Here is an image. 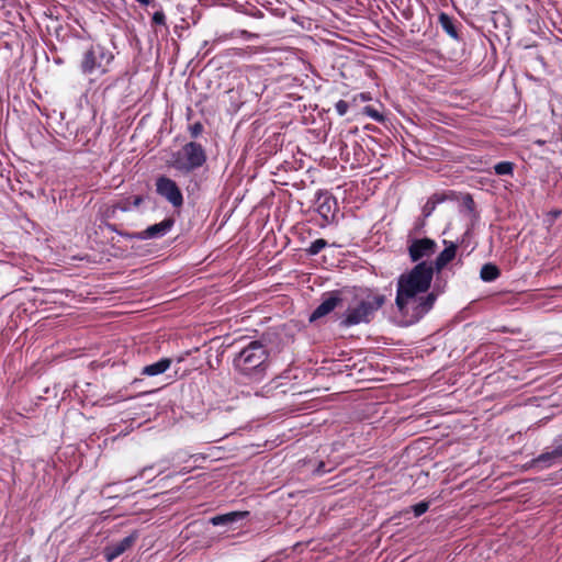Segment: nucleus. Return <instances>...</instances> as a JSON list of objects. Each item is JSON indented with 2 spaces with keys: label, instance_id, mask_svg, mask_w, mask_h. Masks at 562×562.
<instances>
[{
  "label": "nucleus",
  "instance_id": "18",
  "mask_svg": "<svg viewBox=\"0 0 562 562\" xmlns=\"http://www.w3.org/2000/svg\"><path fill=\"white\" fill-rule=\"evenodd\" d=\"M494 170L498 176H513L514 164L510 161H501L494 166Z\"/></svg>",
  "mask_w": 562,
  "mask_h": 562
},
{
  "label": "nucleus",
  "instance_id": "1",
  "mask_svg": "<svg viewBox=\"0 0 562 562\" xmlns=\"http://www.w3.org/2000/svg\"><path fill=\"white\" fill-rule=\"evenodd\" d=\"M434 268L422 261L400 274L396 281L395 306L405 325H413L428 314L442 290L431 289Z\"/></svg>",
  "mask_w": 562,
  "mask_h": 562
},
{
  "label": "nucleus",
  "instance_id": "33",
  "mask_svg": "<svg viewBox=\"0 0 562 562\" xmlns=\"http://www.w3.org/2000/svg\"><path fill=\"white\" fill-rule=\"evenodd\" d=\"M166 469H167L166 467H164L162 469H160V470H159V472H158V475L162 474V473L165 472V470H166Z\"/></svg>",
  "mask_w": 562,
  "mask_h": 562
},
{
  "label": "nucleus",
  "instance_id": "29",
  "mask_svg": "<svg viewBox=\"0 0 562 562\" xmlns=\"http://www.w3.org/2000/svg\"><path fill=\"white\" fill-rule=\"evenodd\" d=\"M143 198L140 195H136L131 201L132 209L138 207L143 203Z\"/></svg>",
  "mask_w": 562,
  "mask_h": 562
},
{
  "label": "nucleus",
  "instance_id": "17",
  "mask_svg": "<svg viewBox=\"0 0 562 562\" xmlns=\"http://www.w3.org/2000/svg\"><path fill=\"white\" fill-rule=\"evenodd\" d=\"M501 274L499 269L493 263H485L481 268L480 277L485 282H492L496 280Z\"/></svg>",
  "mask_w": 562,
  "mask_h": 562
},
{
  "label": "nucleus",
  "instance_id": "25",
  "mask_svg": "<svg viewBox=\"0 0 562 562\" xmlns=\"http://www.w3.org/2000/svg\"><path fill=\"white\" fill-rule=\"evenodd\" d=\"M153 23L157 25H165L166 24V15L162 11H156L153 14Z\"/></svg>",
  "mask_w": 562,
  "mask_h": 562
},
{
  "label": "nucleus",
  "instance_id": "8",
  "mask_svg": "<svg viewBox=\"0 0 562 562\" xmlns=\"http://www.w3.org/2000/svg\"><path fill=\"white\" fill-rule=\"evenodd\" d=\"M437 244L430 238L415 239L408 247L412 261L416 262L435 254Z\"/></svg>",
  "mask_w": 562,
  "mask_h": 562
},
{
  "label": "nucleus",
  "instance_id": "21",
  "mask_svg": "<svg viewBox=\"0 0 562 562\" xmlns=\"http://www.w3.org/2000/svg\"><path fill=\"white\" fill-rule=\"evenodd\" d=\"M363 112H364V114H367L369 117L373 119L376 122H382L383 121L382 114H380V112L376 109L372 108V106H366L363 109Z\"/></svg>",
  "mask_w": 562,
  "mask_h": 562
},
{
  "label": "nucleus",
  "instance_id": "2",
  "mask_svg": "<svg viewBox=\"0 0 562 562\" xmlns=\"http://www.w3.org/2000/svg\"><path fill=\"white\" fill-rule=\"evenodd\" d=\"M233 367L240 375L260 381L269 368V350L261 341L252 340L234 357Z\"/></svg>",
  "mask_w": 562,
  "mask_h": 562
},
{
  "label": "nucleus",
  "instance_id": "3",
  "mask_svg": "<svg viewBox=\"0 0 562 562\" xmlns=\"http://www.w3.org/2000/svg\"><path fill=\"white\" fill-rule=\"evenodd\" d=\"M385 302L386 296L384 294L368 290L353 305L346 310L340 325L351 327L361 323H369Z\"/></svg>",
  "mask_w": 562,
  "mask_h": 562
},
{
  "label": "nucleus",
  "instance_id": "23",
  "mask_svg": "<svg viewBox=\"0 0 562 562\" xmlns=\"http://www.w3.org/2000/svg\"><path fill=\"white\" fill-rule=\"evenodd\" d=\"M429 504L427 502H420L413 506V512L416 517L422 516L427 512Z\"/></svg>",
  "mask_w": 562,
  "mask_h": 562
},
{
  "label": "nucleus",
  "instance_id": "15",
  "mask_svg": "<svg viewBox=\"0 0 562 562\" xmlns=\"http://www.w3.org/2000/svg\"><path fill=\"white\" fill-rule=\"evenodd\" d=\"M170 364H171V360L169 358H162L155 363L144 367L142 370V374L148 375V376H155V375L161 374L170 368Z\"/></svg>",
  "mask_w": 562,
  "mask_h": 562
},
{
  "label": "nucleus",
  "instance_id": "20",
  "mask_svg": "<svg viewBox=\"0 0 562 562\" xmlns=\"http://www.w3.org/2000/svg\"><path fill=\"white\" fill-rule=\"evenodd\" d=\"M327 246V241L323 238L314 240L307 248V252L311 256H315L321 252Z\"/></svg>",
  "mask_w": 562,
  "mask_h": 562
},
{
  "label": "nucleus",
  "instance_id": "22",
  "mask_svg": "<svg viewBox=\"0 0 562 562\" xmlns=\"http://www.w3.org/2000/svg\"><path fill=\"white\" fill-rule=\"evenodd\" d=\"M348 109H349V103L347 101H345V100H339L335 104V110H336V112L338 113L339 116L346 115L347 112H348Z\"/></svg>",
  "mask_w": 562,
  "mask_h": 562
},
{
  "label": "nucleus",
  "instance_id": "13",
  "mask_svg": "<svg viewBox=\"0 0 562 562\" xmlns=\"http://www.w3.org/2000/svg\"><path fill=\"white\" fill-rule=\"evenodd\" d=\"M446 248L438 255L435 262L431 263L434 271L440 272L450 261H452L457 254V245L452 241L443 240Z\"/></svg>",
  "mask_w": 562,
  "mask_h": 562
},
{
  "label": "nucleus",
  "instance_id": "4",
  "mask_svg": "<svg viewBox=\"0 0 562 562\" xmlns=\"http://www.w3.org/2000/svg\"><path fill=\"white\" fill-rule=\"evenodd\" d=\"M206 160L204 147L200 143L189 142L171 154L169 166L180 175L187 176L204 166Z\"/></svg>",
  "mask_w": 562,
  "mask_h": 562
},
{
  "label": "nucleus",
  "instance_id": "12",
  "mask_svg": "<svg viewBox=\"0 0 562 562\" xmlns=\"http://www.w3.org/2000/svg\"><path fill=\"white\" fill-rule=\"evenodd\" d=\"M341 302V299L337 293H330L323 302L314 310L311 314L310 321L314 322L321 317L326 316L333 312Z\"/></svg>",
  "mask_w": 562,
  "mask_h": 562
},
{
  "label": "nucleus",
  "instance_id": "30",
  "mask_svg": "<svg viewBox=\"0 0 562 562\" xmlns=\"http://www.w3.org/2000/svg\"><path fill=\"white\" fill-rule=\"evenodd\" d=\"M153 468H154V465L144 467L135 477H137V476H139V477H144V476H145V473H146L148 470H151Z\"/></svg>",
  "mask_w": 562,
  "mask_h": 562
},
{
  "label": "nucleus",
  "instance_id": "7",
  "mask_svg": "<svg viewBox=\"0 0 562 562\" xmlns=\"http://www.w3.org/2000/svg\"><path fill=\"white\" fill-rule=\"evenodd\" d=\"M175 221L172 218H165L160 223L148 226L146 229L135 234H122L123 236L136 238V239H155L165 236L173 226Z\"/></svg>",
  "mask_w": 562,
  "mask_h": 562
},
{
  "label": "nucleus",
  "instance_id": "26",
  "mask_svg": "<svg viewBox=\"0 0 562 562\" xmlns=\"http://www.w3.org/2000/svg\"><path fill=\"white\" fill-rule=\"evenodd\" d=\"M189 131L192 137H198L203 132V125L196 122L189 127Z\"/></svg>",
  "mask_w": 562,
  "mask_h": 562
},
{
  "label": "nucleus",
  "instance_id": "32",
  "mask_svg": "<svg viewBox=\"0 0 562 562\" xmlns=\"http://www.w3.org/2000/svg\"><path fill=\"white\" fill-rule=\"evenodd\" d=\"M136 1L143 5H151L155 3V0H136Z\"/></svg>",
  "mask_w": 562,
  "mask_h": 562
},
{
  "label": "nucleus",
  "instance_id": "6",
  "mask_svg": "<svg viewBox=\"0 0 562 562\" xmlns=\"http://www.w3.org/2000/svg\"><path fill=\"white\" fill-rule=\"evenodd\" d=\"M156 192L173 207H180L183 204V195L177 182L166 176H159L156 179Z\"/></svg>",
  "mask_w": 562,
  "mask_h": 562
},
{
  "label": "nucleus",
  "instance_id": "11",
  "mask_svg": "<svg viewBox=\"0 0 562 562\" xmlns=\"http://www.w3.org/2000/svg\"><path fill=\"white\" fill-rule=\"evenodd\" d=\"M137 540V535L132 533L119 542L111 543L104 549V558L108 562H111L122 555L126 550L133 547L135 541Z\"/></svg>",
  "mask_w": 562,
  "mask_h": 562
},
{
  "label": "nucleus",
  "instance_id": "28",
  "mask_svg": "<svg viewBox=\"0 0 562 562\" xmlns=\"http://www.w3.org/2000/svg\"><path fill=\"white\" fill-rule=\"evenodd\" d=\"M329 470H326L325 469V463L323 461H321L317 465V468L315 469L314 473L317 474V475H322L326 472H328Z\"/></svg>",
  "mask_w": 562,
  "mask_h": 562
},
{
  "label": "nucleus",
  "instance_id": "14",
  "mask_svg": "<svg viewBox=\"0 0 562 562\" xmlns=\"http://www.w3.org/2000/svg\"><path fill=\"white\" fill-rule=\"evenodd\" d=\"M248 515V512H231L223 515L214 516L210 519L213 526H227L232 527L237 521L244 519Z\"/></svg>",
  "mask_w": 562,
  "mask_h": 562
},
{
  "label": "nucleus",
  "instance_id": "9",
  "mask_svg": "<svg viewBox=\"0 0 562 562\" xmlns=\"http://www.w3.org/2000/svg\"><path fill=\"white\" fill-rule=\"evenodd\" d=\"M316 211L326 221L334 220L337 212V200L328 192L319 193L316 199Z\"/></svg>",
  "mask_w": 562,
  "mask_h": 562
},
{
  "label": "nucleus",
  "instance_id": "5",
  "mask_svg": "<svg viewBox=\"0 0 562 562\" xmlns=\"http://www.w3.org/2000/svg\"><path fill=\"white\" fill-rule=\"evenodd\" d=\"M114 59L113 53L105 46L91 44L83 53L80 61V70L83 75H104Z\"/></svg>",
  "mask_w": 562,
  "mask_h": 562
},
{
  "label": "nucleus",
  "instance_id": "19",
  "mask_svg": "<svg viewBox=\"0 0 562 562\" xmlns=\"http://www.w3.org/2000/svg\"><path fill=\"white\" fill-rule=\"evenodd\" d=\"M440 202V199L437 195H432L428 199V201L425 203L423 207V215L425 217H428L431 215V213L435 211L436 205Z\"/></svg>",
  "mask_w": 562,
  "mask_h": 562
},
{
  "label": "nucleus",
  "instance_id": "31",
  "mask_svg": "<svg viewBox=\"0 0 562 562\" xmlns=\"http://www.w3.org/2000/svg\"><path fill=\"white\" fill-rule=\"evenodd\" d=\"M359 98H360L361 101H370L371 100L370 94L369 93H364V92L360 93Z\"/></svg>",
  "mask_w": 562,
  "mask_h": 562
},
{
  "label": "nucleus",
  "instance_id": "24",
  "mask_svg": "<svg viewBox=\"0 0 562 562\" xmlns=\"http://www.w3.org/2000/svg\"><path fill=\"white\" fill-rule=\"evenodd\" d=\"M116 210H120L122 212H128L132 210L131 200L126 199L124 201H121L120 203L113 205L112 212L114 213Z\"/></svg>",
  "mask_w": 562,
  "mask_h": 562
},
{
  "label": "nucleus",
  "instance_id": "27",
  "mask_svg": "<svg viewBox=\"0 0 562 562\" xmlns=\"http://www.w3.org/2000/svg\"><path fill=\"white\" fill-rule=\"evenodd\" d=\"M233 36V34H222V35H218L216 36L214 40H213V44H220L222 42H225L227 41L228 38H231Z\"/></svg>",
  "mask_w": 562,
  "mask_h": 562
},
{
  "label": "nucleus",
  "instance_id": "16",
  "mask_svg": "<svg viewBox=\"0 0 562 562\" xmlns=\"http://www.w3.org/2000/svg\"><path fill=\"white\" fill-rule=\"evenodd\" d=\"M439 24L442 30L450 35L452 38H458V31L453 23L452 18H450L447 13H440L438 18Z\"/></svg>",
  "mask_w": 562,
  "mask_h": 562
},
{
  "label": "nucleus",
  "instance_id": "10",
  "mask_svg": "<svg viewBox=\"0 0 562 562\" xmlns=\"http://www.w3.org/2000/svg\"><path fill=\"white\" fill-rule=\"evenodd\" d=\"M562 462V442L554 447L551 451H546L532 459L530 462L531 468L544 470Z\"/></svg>",
  "mask_w": 562,
  "mask_h": 562
}]
</instances>
